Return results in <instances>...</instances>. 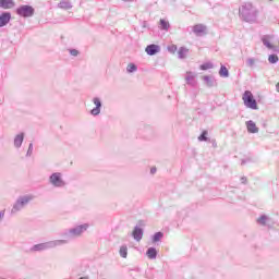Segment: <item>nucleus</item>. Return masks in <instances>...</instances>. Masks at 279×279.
Returning a JSON list of instances; mask_svg holds the SVG:
<instances>
[{
  "label": "nucleus",
  "mask_w": 279,
  "mask_h": 279,
  "mask_svg": "<svg viewBox=\"0 0 279 279\" xmlns=\"http://www.w3.org/2000/svg\"><path fill=\"white\" fill-rule=\"evenodd\" d=\"M274 40V37L271 35H264L262 37V43L264 46H266L267 49H270L271 51H276V46L271 44Z\"/></svg>",
  "instance_id": "nucleus-9"
},
{
  "label": "nucleus",
  "mask_w": 279,
  "mask_h": 279,
  "mask_svg": "<svg viewBox=\"0 0 279 279\" xmlns=\"http://www.w3.org/2000/svg\"><path fill=\"white\" fill-rule=\"evenodd\" d=\"M269 221V217L267 215H262L258 219H257V223L259 226H267V222Z\"/></svg>",
  "instance_id": "nucleus-22"
},
{
  "label": "nucleus",
  "mask_w": 279,
  "mask_h": 279,
  "mask_svg": "<svg viewBox=\"0 0 279 279\" xmlns=\"http://www.w3.org/2000/svg\"><path fill=\"white\" fill-rule=\"evenodd\" d=\"M126 71L129 73H135V71H138V66H136V64L134 63H129L126 66Z\"/></svg>",
  "instance_id": "nucleus-26"
},
{
  "label": "nucleus",
  "mask_w": 279,
  "mask_h": 279,
  "mask_svg": "<svg viewBox=\"0 0 279 279\" xmlns=\"http://www.w3.org/2000/svg\"><path fill=\"white\" fill-rule=\"evenodd\" d=\"M146 256L150 259V260H156L157 256H158V251L155 247H149L146 252Z\"/></svg>",
  "instance_id": "nucleus-18"
},
{
  "label": "nucleus",
  "mask_w": 279,
  "mask_h": 279,
  "mask_svg": "<svg viewBox=\"0 0 279 279\" xmlns=\"http://www.w3.org/2000/svg\"><path fill=\"white\" fill-rule=\"evenodd\" d=\"M195 77H197V73L189 71L185 74V82L189 86H195V84H197L195 82Z\"/></svg>",
  "instance_id": "nucleus-10"
},
{
  "label": "nucleus",
  "mask_w": 279,
  "mask_h": 279,
  "mask_svg": "<svg viewBox=\"0 0 279 279\" xmlns=\"http://www.w3.org/2000/svg\"><path fill=\"white\" fill-rule=\"evenodd\" d=\"M276 88H277V93H279V82L277 83Z\"/></svg>",
  "instance_id": "nucleus-39"
},
{
  "label": "nucleus",
  "mask_w": 279,
  "mask_h": 279,
  "mask_svg": "<svg viewBox=\"0 0 279 279\" xmlns=\"http://www.w3.org/2000/svg\"><path fill=\"white\" fill-rule=\"evenodd\" d=\"M245 162H246V160H245V159H243V160H242V165H245Z\"/></svg>",
  "instance_id": "nucleus-40"
},
{
  "label": "nucleus",
  "mask_w": 279,
  "mask_h": 279,
  "mask_svg": "<svg viewBox=\"0 0 279 279\" xmlns=\"http://www.w3.org/2000/svg\"><path fill=\"white\" fill-rule=\"evenodd\" d=\"M198 141L201 143L208 141V131H203V133L198 136Z\"/></svg>",
  "instance_id": "nucleus-30"
},
{
  "label": "nucleus",
  "mask_w": 279,
  "mask_h": 279,
  "mask_svg": "<svg viewBox=\"0 0 279 279\" xmlns=\"http://www.w3.org/2000/svg\"><path fill=\"white\" fill-rule=\"evenodd\" d=\"M239 16L244 23H256L258 21V9L251 2H244L239 8Z\"/></svg>",
  "instance_id": "nucleus-1"
},
{
  "label": "nucleus",
  "mask_w": 279,
  "mask_h": 279,
  "mask_svg": "<svg viewBox=\"0 0 279 279\" xmlns=\"http://www.w3.org/2000/svg\"><path fill=\"white\" fill-rule=\"evenodd\" d=\"M3 217H5V210L0 211V221L3 220Z\"/></svg>",
  "instance_id": "nucleus-35"
},
{
  "label": "nucleus",
  "mask_w": 279,
  "mask_h": 279,
  "mask_svg": "<svg viewBox=\"0 0 279 279\" xmlns=\"http://www.w3.org/2000/svg\"><path fill=\"white\" fill-rule=\"evenodd\" d=\"M150 173H153V174L156 173V168H151Z\"/></svg>",
  "instance_id": "nucleus-37"
},
{
  "label": "nucleus",
  "mask_w": 279,
  "mask_h": 279,
  "mask_svg": "<svg viewBox=\"0 0 279 279\" xmlns=\"http://www.w3.org/2000/svg\"><path fill=\"white\" fill-rule=\"evenodd\" d=\"M48 182L53 189H64L66 186V181L64 180V174L62 172H53L49 175Z\"/></svg>",
  "instance_id": "nucleus-4"
},
{
  "label": "nucleus",
  "mask_w": 279,
  "mask_h": 279,
  "mask_svg": "<svg viewBox=\"0 0 279 279\" xmlns=\"http://www.w3.org/2000/svg\"><path fill=\"white\" fill-rule=\"evenodd\" d=\"M36 10L32 5L23 4L16 9L17 16H22L23 19H32L34 16Z\"/></svg>",
  "instance_id": "nucleus-7"
},
{
  "label": "nucleus",
  "mask_w": 279,
  "mask_h": 279,
  "mask_svg": "<svg viewBox=\"0 0 279 279\" xmlns=\"http://www.w3.org/2000/svg\"><path fill=\"white\" fill-rule=\"evenodd\" d=\"M132 236L134 241L140 242L143 239V229L138 226H136L132 232Z\"/></svg>",
  "instance_id": "nucleus-16"
},
{
  "label": "nucleus",
  "mask_w": 279,
  "mask_h": 279,
  "mask_svg": "<svg viewBox=\"0 0 279 279\" xmlns=\"http://www.w3.org/2000/svg\"><path fill=\"white\" fill-rule=\"evenodd\" d=\"M278 60H279L278 54H270V56L268 57V62H269L270 64H276V63L278 62Z\"/></svg>",
  "instance_id": "nucleus-28"
},
{
  "label": "nucleus",
  "mask_w": 279,
  "mask_h": 279,
  "mask_svg": "<svg viewBox=\"0 0 279 279\" xmlns=\"http://www.w3.org/2000/svg\"><path fill=\"white\" fill-rule=\"evenodd\" d=\"M35 198L36 196H34V194L19 196L11 208V215H19L21 210H25V208H27L31 202H34Z\"/></svg>",
  "instance_id": "nucleus-2"
},
{
  "label": "nucleus",
  "mask_w": 279,
  "mask_h": 279,
  "mask_svg": "<svg viewBox=\"0 0 279 279\" xmlns=\"http://www.w3.org/2000/svg\"><path fill=\"white\" fill-rule=\"evenodd\" d=\"M169 27L171 25L166 20H160V29H163V32H169Z\"/></svg>",
  "instance_id": "nucleus-24"
},
{
  "label": "nucleus",
  "mask_w": 279,
  "mask_h": 279,
  "mask_svg": "<svg viewBox=\"0 0 279 279\" xmlns=\"http://www.w3.org/2000/svg\"><path fill=\"white\" fill-rule=\"evenodd\" d=\"M16 3L14 0H0V8L2 10H12Z\"/></svg>",
  "instance_id": "nucleus-15"
},
{
  "label": "nucleus",
  "mask_w": 279,
  "mask_h": 279,
  "mask_svg": "<svg viewBox=\"0 0 279 279\" xmlns=\"http://www.w3.org/2000/svg\"><path fill=\"white\" fill-rule=\"evenodd\" d=\"M219 75L220 77H230V72L228 71V68H226V65L220 66Z\"/></svg>",
  "instance_id": "nucleus-21"
},
{
  "label": "nucleus",
  "mask_w": 279,
  "mask_h": 279,
  "mask_svg": "<svg viewBox=\"0 0 279 279\" xmlns=\"http://www.w3.org/2000/svg\"><path fill=\"white\" fill-rule=\"evenodd\" d=\"M203 80L206 84V86H208L209 88H213V86H215L216 82H215V78L213 76H203Z\"/></svg>",
  "instance_id": "nucleus-20"
},
{
  "label": "nucleus",
  "mask_w": 279,
  "mask_h": 279,
  "mask_svg": "<svg viewBox=\"0 0 279 279\" xmlns=\"http://www.w3.org/2000/svg\"><path fill=\"white\" fill-rule=\"evenodd\" d=\"M193 32H194L195 35L202 36L204 34H206V26L203 25V24H196L193 27Z\"/></svg>",
  "instance_id": "nucleus-17"
},
{
  "label": "nucleus",
  "mask_w": 279,
  "mask_h": 279,
  "mask_svg": "<svg viewBox=\"0 0 279 279\" xmlns=\"http://www.w3.org/2000/svg\"><path fill=\"white\" fill-rule=\"evenodd\" d=\"M23 141H25V133H20L15 135L13 145L16 149H20V147L23 145Z\"/></svg>",
  "instance_id": "nucleus-14"
},
{
  "label": "nucleus",
  "mask_w": 279,
  "mask_h": 279,
  "mask_svg": "<svg viewBox=\"0 0 279 279\" xmlns=\"http://www.w3.org/2000/svg\"><path fill=\"white\" fill-rule=\"evenodd\" d=\"M32 154H34V144H33V143H31V144L28 145V149H27V153H26V157H27V158L32 157Z\"/></svg>",
  "instance_id": "nucleus-31"
},
{
  "label": "nucleus",
  "mask_w": 279,
  "mask_h": 279,
  "mask_svg": "<svg viewBox=\"0 0 279 279\" xmlns=\"http://www.w3.org/2000/svg\"><path fill=\"white\" fill-rule=\"evenodd\" d=\"M145 51H146L147 56H156V53H160V46L155 45V44L148 45L145 48Z\"/></svg>",
  "instance_id": "nucleus-11"
},
{
  "label": "nucleus",
  "mask_w": 279,
  "mask_h": 279,
  "mask_svg": "<svg viewBox=\"0 0 279 279\" xmlns=\"http://www.w3.org/2000/svg\"><path fill=\"white\" fill-rule=\"evenodd\" d=\"M69 241L66 240H51L48 242L35 244L31 247V252H45L47 250H56L62 245H66Z\"/></svg>",
  "instance_id": "nucleus-3"
},
{
  "label": "nucleus",
  "mask_w": 279,
  "mask_h": 279,
  "mask_svg": "<svg viewBox=\"0 0 279 279\" xmlns=\"http://www.w3.org/2000/svg\"><path fill=\"white\" fill-rule=\"evenodd\" d=\"M254 64H256V59H254V58L246 59V65L250 66V69H252V66H254Z\"/></svg>",
  "instance_id": "nucleus-32"
},
{
  "label": "nucleus",
  "mask_w": 279,
  "mask_h": 279,
  "mask_svg": "<svg viewBox=\"0 0 279 279\" xmlns=\"http://www.w3.org/2000/svg\"><path fill=\"white\" fill-rule=\"evenodd\" d=\"M241 183H242V184H247V178L242 177V178H241Z\"/></svg>",
  "instance_id": "nucleus-36"
},
{
  "label": "nucleus",
  "mask_w": 279,
  "mask_h": 279,
  "mask_svg": "<svg viewBox=\"0 0 279 279\" xmlns=\"http://www.w3.org/2000/svg\"><path fill=\"white\" fill-rule=\"evenodd\" d=\"M92 101H93L95 108H93V109L90 110V114H92V117H99V114H101V108H102L101 98H99V97H94V98L92 99Z\"/></svg>",
  "instance_id": "nucleus-8"
},
{
  "label": "nucleus",
  "mask_w": 279,
  "mask_h": 279,
  "mask_svg": "<svg viewBox=\"0 0 279 279\" xmlns=\"http://www.w3.org/2000/svg\"><path fill=\"white\" fill-rule=\"evenodd\" d=\"M246 130L250 134H258V126H256V123L252 120L246 121Z\"/></svg>",
  "instance_id": "nucleus-13"
},
{
  "label": "nucleus",
  "mask_w": 279,
  "mask_h": 279,
  "mask_svg": "<svg viewBox=\"0 0 279 279\" xmlns=\"http://www.w3.org/2000/svg\"><path fill=\"white\" fill-rule=\"evenodd\" d=\"M186 53H189V49L181 47L178 51L180 60H184V58H186Z\"/></svg>",
  "instance_id": "nucleus-23"
},
{
  "label": "nucleus",
  "mask_w": 279,
  "mask_h": 279,
  "mask_svg": "<svg viewBox=\"0 0 279 279\" xmlns=\"http://www.w3.org/2000/svg\"><path fill=\"white\" fill-rule=\"evenodd\" d=\"M214 65L211 62L204 63L199 66L201 71H208L209 69H213Z\"/></svg>",
  "instance_id": "nucleus-29"
},
{
  "label": "nucleus",
  "mask_w": 279,
  "mask_h": 279,
  "mask_svg": "<svg viewBox=\"0 0 279 279\" xmlns=\"http://www.w3.org/2000/svg\"><path fill=\"white\" fill-rule=\"evenodd\" d=\"M162 236H165V234L162 232H156L153 235V243H158V241H160L162 239Z\"/></svg>",
  "instance_id": "nucleus-27"
},
{
  "label": "nucleus",
  "mask_w": 279,
  "mask_h": 279,
  "mask_svg": "<svg viewBox=\"0 0 279 279\" xmlns=\"http://www.w3.org/2000/svg\"><path fill=\"white\" fill-rule=\"evenodd\" d=\"M119 254H120L121 258H128V246L122 245L120 247Z\"/></svg>",
  "instance_id": "nucleus-25"
},
{
  "label": "nucleus",
  "mask_w": 279,
  "mask_h": 279,
  "mask_svg": "<svg viewBox=\"0 0 279 279\" xmlns=\"http://www.w3.org/2000/svg\"><path fill=\"white\" fill-rule=\"evenodd\" d=\"M58 8H60V10H71L73 4H71V1L69 0H62L60 3H58Z\"/></svg>",
  "instance_id": "nucleus-19"
},
{
  "label": "nucleus",
  "mask_w": 279,
  "mask_h": 279,
  "mask_svg": "<svg viewBox=\"0 0 279 279\" xmlns=\"http://www.w3.org/2000/svg\"><path fill=\"white\" fill-rule=\"evenodd\" d=\"M90 228L89 223H83V225H77L71 229L68 230L64 234L68 235L70 239H80L86 230Z\"/></svg>",
  "instance_id": "nucleus-5"
},
{
  "label": "nucleus",
  "mask_w": 279,
  "mask_h": 279,
  "mask_svg": "<svg viewBox=\"0 0 279 279\" xmlns=\"http://www.w3.org/2000/svg\"><path fill=\"white\" fill-rule=\"evenodd\" d=\"M242 100L246 108H250L251 110H258V104L256 102V99H254V94H252V92L245 90L242 96Z\"/></svg>",
  "instance_id": "nucleus-6"
},
{
  "label": "nucleus",
  "mask_w": 279,
  "mask_h": 279,
  "mask_svg": "<svg viewBox=\"0 0 279 279\" xmlns=\"http://www.w3.org/2000/svg\"><path fill=\"white\" fill-rule=\"evenodd\" d=\"M168 51H169L170 53H175V51H178V46H175V45L169 46V47H168Z\"/></svg>",
  "instance_id": "nucleus-33"
},
{
  "label": "nucleus",
  "mask_w": 279,
  "mask_h": 279,
  "mask_svg": "<svg viewBox=\"0 0 279 279\" xmlns=\"http://www.w3.org/2000/svg\"><path fill=\"white\" fill-rule=\"evenodd\" d=\"M142 25L143 27H147V22L144 21Z\"/></svg>",
  "instance_id": "nucleus-38"
},
{
  "label": "nucleus",
  "mask_w": 279,
  "mask_h": 279,
  "mask_svg": "<svg viewBox=\"0 0 279 279\" xmlns=\"http://www.w3.org/2000/svg\"><path fill=\"white\" fill-rule=\"evenodd\" d=\"M70 54H72L74 58H77L80 56V51L77 49H70Z\"/></svg>",
  "instance_id": "nucleus-34"
},
{
  "label": "nucleus",
  "mask_w": 279,
  "mask_h": 279,
  "mask_svg": "<svg viewBox=\"0 0 279 279\" xmlns=\"http://www.w3.org/2000/svg\"><path fill=\"white\" fill-rule=\"evenodd\" d=\"M12 14L10 12H4L0 15V27H5L10 23Z\"/></svg>",
  "instance_id": "nucleus-12"
}]
</instances>
